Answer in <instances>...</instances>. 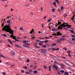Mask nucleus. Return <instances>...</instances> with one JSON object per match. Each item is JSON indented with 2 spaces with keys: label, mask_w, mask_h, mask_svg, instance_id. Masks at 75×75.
I'll use <instances>...</instances> for the list:
<instances>
[{
  "label": "nucleus",
  "mask_w": 75,
  "mask_h": 75,
  "mask_svg": "<svg viewBox=\"0 0 75 75\" xmlns=\"http://www.w3.org/2000/svg\"><path fill=\"white\" fill-rule=\"evenodd\" d=\"M61 33L60 32H57V35H60L61 34H60Z\"/></svg>",
  "instance_id": "obj_19"
},
{
  "label": "nucleus",
  "mask_w": 75,
  "mask_h": 75,
  "mask_svg": "<svg viewBox=\"0 0 75 75\" xmlns=\"http://www.w3.org/2000/svg\"><path fill=\"white\" fill-rule=\"evenodd\" d=\"M15 46H16V47H18V48H21L22 47L20 45H19L18 44H15Z\"/></svg>",
  "instance_id": "obj_8"
},
{
  "label": "nucleus",
  "mask_w": 75,
  "mask_h": 75,
  "mask_svg": "<svg viewBox=\"0 0 75 75\" xmlns=\"http://www.w3.org/2000/svg\"><path fill=\"white\" fill-rule=\"evenodd\" d=\"M65 74L66 75H68L69 74V73L68 72H64Z\"/></svg>",
  "instance_id": "obj_22"
},
{
  "label": "nucleus",
  "mask_w": 75,
  "mask_h": 75,
  "mask_svg": "<svg viewBox=\"0 0 75 75\" xmlns=\"http://www.w3.org/2000/svg\"><path fill=\"white\" fill-rule=\"evenodd\" d=\"M40 54H42V55H45L46 54L44 52H40Z\"/></svg>",
  "instance_id": "obj_15"
},
{
  "label": "nucleus",
  "mask_w": 75,
  "mask_h": 75,
  "mask_svg": "<svg viewBox=\"0 0 75 75\" xmlns=\"http://www.w3.org/2000/svg\"><path fill=\"white\" fill-rule=\"evenodd\" d=\"M52 50H56L57 49L56 48H53L52 49Z\"/></svg>",
  "instance_id": "obj_57"
},
{
  "label": "nucleus",
  "mask_w": 75,
  "mask_h": 75,
  "mask_svg": "<svg viewBox=\"0 0 75 75\" xmlns=\"http://www.w3.org/2000/svg\"><path fill=\"white\" fill-rule=\"evenodd\" d=\"M34 29H33L31 30V32H30V34H34Z\"/></svg>",
  "instance_id": "obj_14"
},
{
  "label": "nucleus",
  "mask_w": 75,
  "mask_h": 75,
  "mask_svg": "<svg viewBox=\"0 0 75 75\" xmlns=\"http://www.w3.org/2000/svg\"><path fill=\"white\" fill-rule=\"evenodd\" d=\"M23 47H26L28 48H30V47L25 44H23Z\"/></svg>",
  "instance_id": "obj_4"
},
{
  "label": "nucleus",
  "mask_w": 75,
  "mask_h": 75,
  "mask_svg": "<svg viewBox=\"0 0 75 75\" xmlns=\"http://www.w3.org/2000/svg\"><path fill=\"white\" fill-rule=\"evenodd\" d=\"M52 10L53 12H55V9L54 8H52Z\"/></svg>",
  "instance_id": "obj_32"
},
{
  "label": "nucleus",
  "mask_w": 75,
  "mask_h": 75,
  "mask_svg": "<svg viewBox=\"0 0 75 75\" xmlns=\"http://www.w3.org/2000/svg\"><path fill=\"white\" fill-rule=\"evenodd\" d=\"M51 21V18H50L47 21V22H50Z\"/></svg>",
  "instance_id": "obj_31"
},
{
  "label": "nucleus",
  "mask_w": 75,
  "mask_h": 75,
  "mask_svg": "<svg viewBox=\"0 0 75 75\" xmlns=\"http://www.w3.org/2000/svg\"><path fill=\"white\" fill-rule=\"evenodd\" d=\"M58 24H57V25H60V24H61V22L59 21H58Z\"/></svg>",
  "instance_id": "obj_26"
},
{
  "label": "nucleus",
  "mask_w": 75,
  "mask_h": 75,
  "mask_svg": "<svg viewBox=\"0 0 75 75\" xmlns=\"http://www.w3.org/2000/svg\"><path fill=\"white\" fill-rule=\"evenodd\" d=\"M0 57L1 58H6V57H4V55H3L1 54H0Z\"/></svg>",
  "instance_id": "obj_17"
},
{
  "label": "nucleus",
  "mask_w": 75,
  "mask_h": 75,
  "mask_svg": "<svg viewBox=\"0 0 75 75\" xmlns=\"http://www.w3.org/2000/svg\"><path fill=\"white\" fill-rule=\"evenodd\" d=\"M63 49L64 50H67V48L66 47H64Z\"/></svg>",
  "instance_id": "obj_39"
},
{
  "label": "nucleus",
  "mask_w": 75,
  "mask_h": 75,
  "mask_svg": "<svg viewBox=\"0 0 75 75\" xmlns=\"http://www.w3.org/2000/svg\"><path fill=\"white\" fill-rule=\"evenodd\" d=\"M59 50V48H57V49H56V50L57 51H58V50Z\"/></svg>",
  "instance_id": "obj_64"
},
{
  "label": "nucleus",
  "mask_w": 75,
  "mask_h": 75,
  "mask_svg": "<svg viewBox=\"0 0 75 75\" xmlns=\"http://www.w3.org/2000/svg\"><path fill=\"white\" fill-rule=\"evenodd\" d=\"M41 10H42V11L43 10V8H42V7H41Z\"/></svg>",
  "instance_id": "obj_58"
},
{
  "label": "nucleus",
  "mask_w": 75,
  "mask_h": 75,
  "mask_svg": "<svg viewBox=\"0 0 75 75\" xmlns=\"http://www.w3.org/2000/svg\"><path fill=\"white\" fill-rule=\"evenodd\" d=\"M15 40H16V41H18V42L20 41L19 40H18L17 39H15Z\"/></svg>",
  "instance_id": "obj_51"
},
{
  "label": "nucleus",
  "mask_w": 75,
  "mask_h": 75,
  "mask_svg": "<svg viewBox=\"0 0 75 75\" xmlns=\"http://www.w3.org/2000/svg\"><path fill=\"white\" fill-rule=\"evenodd\" d=\"M61 66H62V67H64V64H61Z\"/></svg>",
  "instance_id": "obj_53"
},
{
  "label": "nucleus",
  "mask_w": 75,
  "mask_h": 75,
  "mask_svg": "<svg viewBox=\"0 0 75 75\" xmlns=\"http://www.w3.org/2000/svg\"><path fill=\"white\" fill-rule=\"evenodd\" d=\"M57 42H58L59 43H61V40H57Z\"/></svg>",
  "instance_id": "obj_29"
},
{
  "label": "nucleus",
  "mask_w": 75,
  "mask_h": 75,
  "mask_svg": "<svg viewBox=\"0 0 75 75\" xmlns=\"http://www.w3.org/2000/svg\"><path fill=\"white\" fill-rule=\"evenodd\" d=\"M58 11L59 13H60L61 12V10L59 9L58 10Z\"/></svg>",
  "instance_id": "obj_55"
},
{
  "label": "nucleus",
  "mask_w": 75,
  "mask_h": 75,
  "mask_svg": "<svg viewBox=\"0 0 75 75\" xmlns=\"http://www.w3.org/2000/svg\"><path fill=\"white\" fill-rule=\"evenodd\" d=\"M69 61L67 60H65L64 61V62L66 64H67V65H68V64H69Z\"/></svg>",
  "instance_id": "obj_12"
},
{
  "label": "nucleus",
  "mask_w": 75,
  "mask_h": 75,
  "mask_svg": "<svg viewBox=\"0 0 75 75\" xmlns=\"http://www.w3.org/2000/svg\"><path fill=\"white\" fill-rule=\"evenodd\" d=\"M34 69H35V68H37V66H34Z\"/></svg>",
  "instance_id": "obj_54"
},
{
  "label": "nucleus",
  "mask_w": 75,
  "mask_h": 75,
  "mask_svg": "<svg viewBox=\"0 0 75 75\" xmlns=\"http://www.w3.org/2000/svg\"><path fill=\"white\" fill-rule=\"evenodd\" d=\"M30 67H33V65L32 64V63H30Z\"/></svg>",
  "instance_id": "obj_34"
},
{
  "label": "nucleus",
  "mask_w": 75,
  "mask_h": 75,
  "mask_svg": "<svg viewBox=\"0 0 75 75\" xmlns=\"http://www.w3.org/2000/svg\"><path fill=\"white\" fill-rule=\"evenodd\" d=\"M1 1H3L4 2H5L6 1V0H1Z\"/></svg>",
  "instance_id": "obj_63"
},
{
  "label": "nucleus",
  "mask_w": 75,
  "mask_h": 75,
  "mask_svg": "<svg viewBox=\"0 0 75 75\" xmlns=\"http://www.w3.org/2000/svg\"><path fill=\"white\" fill-rule=\"evenodd\" d=\"M1 74H3V75H6L7 74H6V72H4L3 73H1Z\"/></svg>",
  "instance_id": "obj_23"
},
{
  "label": "nucleus",
  "mask_w": 75,
  "mask_h": 75,
  "mask_svg": "<svg viewBox=\"0 0 75 75\" xmlns=\"http://www.w3.org/2000/svg\"><path fill=\"white\" fill-rule=\"evenodd\" d=\"M58 30V29H56L55 28H54L52 29V31H57Z\"/></svg>",
  "instance_id": "obj_16"
},
{
  "label": "nucleus",
  "mask_w": 75,
  "mask_h": 75,
  "mask_svg": "<svg viewBox=\"0 0 75 75\" xmlns=\"http://www.w3.org/2000/svg\"><path fill=\"white\" fill-rule=\"evenodd\" d=\"M7 18V19H8L9 20H11V16H8Z\"/></svg>",
  "instance_id": "obj_20"
},
{
  "label": "nucleus",
  "mask_w": 75,
  "mask_h": 75,
  "mask_svg": "<svg viewBox=\"0 0 75 75\" xmlns=\"http://www.w3.org/2000/svg\"><path fill=\"white\" fill-rule=\"evenodd\" d=\"M62 73H64V71L63 70H62L61 71Z\"/></svg>",
  "instance_id": "obj_56"
},
{
  "label": "nucleus",
  "mask_w": 75,
  "mask_h": 75,
  "mask_svg": "<svg viewBox=\"0 0 75 75\" xmlns=\"http://www.w3.org/2000/svg\"><path fill=\"white\" fill-rule=\"evenodd\" d=\"M42 28H44V24L43 23L42 24Z\"/></svg>",
  "instance_id": "obj_62"
},
{
  "label": "nucleus",
  "mask_w": 75,
  "mask_h": 75,
  "mask_svg": "<svg viewBox=\"0 0 75 75\" xmlns=\"http://www.w3.org/2000/svg\"><path fill=\"white\" fill-rule=\"evenodd\" d=\"M33 72H34V73H35V74H37V73L38 72V71L37 70L34 71Z\"/></svg>",
  "instance_id": "obj_27"
},
{
  "label": "nucleus",
  "mask_w": 75,
  "mask_h": 75,
  "mask_svg": "<svg viewBox=\"0 0 75 75\" xmlns=\"http://www.w3.org/2000/svg\"><path fill=\"white\" fill-rule=\"evenodd\" d=\"M20 30H22V31H24V29L22 27H21L20 28Z\"/></svg>",
  "instance_id": "obj_33"
},
{
  "label": "nucleus",
  "mask_w": 75,
  "mask_h": 75,
  "mask_svg": "<svg viewBox=\"0 0 75 75\" xmlns=\"http://www.w3.org/2000/svg\"><path fill=\"white\" fill-rule=\"evenodd\" d=\"M72 25L68 24L67 23H64L60 26H59L58 28H59V30H60V29H61V30H62V29L64 28V27H67V28H69ZM62 27H64L61 28Z\"/></svg>",
  "instance_id": "obj_2"
},
{
  "label": "nucleus",
  "mask_w": 75,
  "mask_h": 75,
  "mask_svg": "<svg viewBox=\"0 0 75 75\" xmlns=\"http://www.w3.org/2000/svg\"><path fill=\"white\" fill-rule=\"evenodd\" d=\"M34 45H38V43L35 42V44H34Z\"/></svg>",
  "instance_id": "obj_40"
},
{
  "label": "nucleus",
  "mask_w": 75,
  "mask_h": 75,
  "mask_svg": "<svg viewBox=\"0 0 75 75\" xmlns=\"http://www.w3.org/2000/svg\"><path fill=\"white\" fill-rule=\"evenodd\" d=\"M60 41H64L65 40V39L64 38H61L60 39Z\"/></svg>",
  "instance_id": "obj_21"
},
{
  "label": "nucleus",
  "mask_w": 75,
  "mask_h": 75,
  "mask_svg": "<svg viewBox=\"0 0 75 75\" xmlns=\"http://www.w3.org/2000/svg\"><path fill=\"white\" fill-rule=\"evenodd\" d=\"M63 8H64V7H63V6H61V10H63Z\"/></svg>",
  "instance_id": "obj_37"
},
{
  "label": "nucleus",
  "mask_w": 75,
  "mask_h": 75,
  "mask_svg": "<svg viewBox=\"0 0 75 75\" xmlns=\"http://www.w3.org/2000/svg\"><path fill=\"white\" fill-rule=\"evenodd\" d=\"M4 23H3L2 24V26H1V27H3V26H4Z\"/></svg>",
  "instance_id": "obj_52"
},
{
  "label": "nucleus",
  "mask_w": 75,
  "mask_h": 75,
  "mask_svg": "<svg viewBox=\"0 0 75 75\" xmlns=\"http://www.w3.org/2000/svg\"><path fill=\"white\" fill-rule=\"evenodd\" d=\"M52 58L53 59H54V60H56L57 61L59 59L58 58V57L55 56H53V57H52Z\"/></svg>",
  "instance_id": "obj_5"
},
{
  "label": "nucleus",
  "mask_w": 75,
  "mask_h": 75,
  "mask_svg": "<svg viewBox=\"0 0 75 75\" xmlns=\"http://www.w3.org/2000/svg\"><path fill=\"white\" fill-rule=\"evenodd\" d=\"M69 52V54H71V51L70 50H69L68 52Z\"/></svg>",
  "instance_id": "obj_45"
},
{
  "label": "nucleus",
  "mask_w": 75,
  "mask_h": 75,
  "mask_svg": "<svg viewBox=\"0 0 75 75\" xmlns=\"http://www.w3.org/2000/svg\"><path fill=\"white\" fill-rule=\"evenodd\" d=\"M55 1H56V2H57V4H59V3H60V2H59V0H55Z\"/></svg>",
  "instance_id": "obj_18"
},
{
  "label": "nucleus",
  "mask_w": 75,
  "mask_h": 75,
  "mask_svg": "<svg viewBox=\"0 0 75 75\" xmlns=\"http://www.w3.org/2000/svg\"><path fill=\"white\" fill-rule=\"evenodd\" d=\"M8 42L10 43V44H13V42H12V41H11L10 40L8 39Z\"/></svg>",
  "instance_id": "obj_13"
},
{
  "label": "nucleus",
  "mask_w": 75,
  "mask_h": 75,
  "mask_svg": "<svg viewBox=\"0 0 75 75\" xmlns=\"http://www.w3.org/2000/svg\"><path fill=\"white\" fill-rule=\"evenodd\" d=\"M53 35H57V34L54 33L53 34Z\"/></svg>",
  "instance_id": "obj_48"
},
{
  "label": "nucleus",
  "mask_w": 75,
  "mask_h": 75,
  "mask_svg": "<svg viewBox=\"0 0 75 75\" xmlns=\"http://www.w3.org/2000/svg\"><path fill=\"white\" fill-rule=\"evenodd\" d=\"M73 14H74V17H75V12H73Z\"/></svg>",
  "instance_id": "obj_49"
},
{
  "label": "nucleus",
  "mask_w": 75,
  "mask_h": 75,
  "mask_svg": "<svg viewBox=\"0 0 75 75\" xmlns=\"http://www.w3.org/2000/svg\"><path fill=\"white\" fill-rule=\"evenodd\" d=\"M23 68H24V69H27V66L23 67Z\"/></svg>",
  "instance_id": "obj_25"
},
{
  "label": "nucleus",
  "mask_w": 75,
  "mask_h": 75,
  "mask_svg": "<svg viewBox=\"0 0 75 75\" xmlns=\"http://www.w3.org/2000/svg\"><path fill=\"white\" fill-rule=\"evenodd\" d=\"M25 73L26 74H30V73L27 71Z\"/></svg>",
  "instance_id": "obj_47"
},
{
  "label": "nucleus",
  "mask_w": 75,
  "mask_h": 75,
  "mask_svg": "<svg viewBox=\"0 0 75 75\" xmlns=\"http://www.w3.org/2000/svg\"><path fill=\"white\" fill-rule=\"evenodd\" d=\"M3 36L4 37H6V36H7V35H6V34H4L3 35Z\"/></svg>",
  "instance_id": "obj_61"
},
{
  "label": "nucleus",
  "mask_w": 75,
  "mask_h": 75,
  "mask_svg": "<svg viewBox=\"0 0 75 75\" xmlns=\"http://www.w3.org/2000/svg\"><path fill=\"white\" fill-rule=\"evenodd\" d=\"M67 15L66 14L64 15V17L65 18V17H67Z\"/></svg>",
  "instance_id": "obj_60"
},
{
  "label": "nucleus",
  "mask_w": 75,
  "mask_h": 75,
  "mask_svg": "<svg viewBox=\"0 0 75 75\" xmlns=\"http://www.w3.org/2000/svg\"><path fill=\"white\" fill-rule=\"evenodd\" d=\"M23 42H24V44H26L27 45H30L28 42H31V41L30 40H27V41H23Z\"/></svg>",
  "instance_id": "obj_3"
},
{
  "label": "nucleus",
  "mask_w": 75,
  "mask_h": 75,
  "mask_svg": "<svg viewBox=\"0 0 75 75\" xmlns=\"http://www.w3.org/2000/svg\"><path fill=\"white\" fill-rule=\"evenodd\" d=\"M42 47H43V48H46L47 47V46L46 45H44L42 46Z\"/></svg>",
  "instance_id": "obj_44"
},
{
  "label": "nucleus",
  "mask_w": 75,
  "mask_h": 75,
  "mask_svg": "<svg viewBox=\"0 0 75 75\" xmlns=\"http://www.w3.org/2000/svg\"><path fill=\"white\" fill-rule=\"evenodd\" d=\"M11 68H12V67H14V65L13 64H12L11 65Z\"/></svg>",
  "instance_id": "obj_41"
},
{
  "label": "nucleus",
  "mask_w": 75,
  "mask_h": 75,
  "mask_svg": "<svg viewBox=\"0 0 75 75\" xmlns=\"http://www.w3.org/2000/svg\"><path fill=\"white\" fill-rule=\"evenodd\" d=\"M45 39H48V38H50L49 37H45Z\"/></svg>",
  "instance_id": "obj_59"
},
{
  "label": "nucleus",
  "mask_w": 75,
  "mask_h": 75,
  "mask_svg": "<svg viewBox=\"0 0 75 75\" xmlns=\"http://www.w3.org/2000/svg\"><path fill=\"white\" fill-rule=\"evenodd\" d=\"M56 43H54L53 44H52V46H55V45H56Z\"/></svg>",
  "instance_id": "obj_36"
},
{
  "label": "nucleus",
  "mask_w": 75,
  "mask_h": 75,
  "mask_svg": "<svg viewBox=\"0 0 75 75\" xmlns=\"http://www.w3.org/2000/svg\"><path fill=\"white\" fill-rule=\"evenodd\" d=\"M68 65H69V66H70V67H73V66L74 65V64H73V63H71L70 62H69L68 64Z\"/></svg>",
  "instance_id": "obj_6"
},
{
  "label": "nucleus",
  "mask_w": 75,
  "mask_h": 75,
  "mask_svg": "<svg viewBox=\"0 0 75 75\" xmlns=\"http://www.w3.org/2000/svg\"><path fill=\"white\" fill-rule=\"evenodd\" d=\"M44 42H45L46 43H47V42H48V40H46L44 41Z\"/></svg>",
  "instance_id": "obj_43"
},
{
  "label": "nucleus",
  "mask_w": 75,
  "mask_h": 75,
  "mask_svg": "<svg viewBox=\"0 0 75 75\" xmlns=\"http://www.w3.org/2000/svg\"><path fill=\"white\" fill-rule=\"evenodd\" d=\"M29 72H33V70H32V69L30 70H29Z\"/></svg>",
  "instance_id": "obj_38"
},
{
  "label": "nucleus",
  "mask_w": 75,
  "mask_h": 75,
  "mask_svg": "<svg viewBox=\"0 0 75 75\" xmlns=\"http://www.w3.org/2000/svg\"><path fill=\"white\" fill-rule=\"evenodd\" d=\"M74 17L75 16H73L72 18H71V19L72 20H75V18Z\"/></svg>",
  "instance_id": "obj_30"
},
{
  "label": "nucleus",
  "mask_w": 75,
  "mask_h": 75,
  "mask_svg": "<svg viewBox=\"0 0 75 75\" xmlns=\"http://www.w3.org/2000/svg\"><path fill=\"white\" fill-rule=\"evenodd\" d=\"M21 72H22V73H24V71L23 70H21Z\"/></svg>",
  "instance_id": "obj_50"
},
{
  "label": "nucleus",
  "mask_w": 75,
  "mask_h": 75,
  "mask_svg": "<svg viewBox=\"0 0 75 75\" xmlns=\"http://www.w3.org/2000/svg\"><path fill=\"white\" fill-rule=\"evenodd\" d=\"M71 32L72 33H74V31L72 30H70Z\"/></svg>",
  "instance_id": "obj_35"
},
{
  "label": "nucleus",
  "mask_w": 75,
  "mask_h": 75,
  "mask_svg": "<svg viewBox=\"0 0 75 75\" xmlns=\"http://www.w3.org/2000/svg\"><path fill=\"white\" fill-rule=\"evenodd\" d=\"M53 67L54 68H55L57 71H58V67L56 65H54L53 66Z\"/></svg>",
  "instance_id": "obj_7"
},
{
  "label": "nucleus",
  "mask_w": 75,
  "mask_h": 75,
  "mask_svg": "<svg viewBox=\"0 0 75 75\" xmlns=\"http://www.w3.org/2000/svg\"><path fill=\"white\" fill-rule=\"evenodd\" d=\"M39 45H41V46H42V45H43V44L41 43H39Z\"/></svg>",
  "instance_id": "obj_42"
},
{
  "label": "nucleus",
  "mask_w": 75,
  "mask_h": 75,
  "mask_svg": "<svg viewBox=\"0 0 75 75\" xmlns=\"http://www.w3.org/2000/svg\"><path fill=\"white\" fill-rule=\"evenodd\" d=\"M36 48H40V47L37 46V45H35L34 46Z\"/></svg>",
  "instance_id": "obj_24"
},
{
  "label": "nucleus",
  "mask_w": 75,
  "mask_h": 75,
  "mask_svg": "<svg viewBox=\"0 0 75 75\" xmlns=\"http://www.w3.org/2000/svg\"><path fill=\"white\" fill-rule=\"evenodd\" d=\"M41 51H42V52H43L45 53L46 52H47V50L45 49H41Z\"/></svg>",
  "instance_id": "obj_11"
},
{
  "label": "nucleus",
  "mask_w": 75,
  "mask_h": 75,
  "mask_svg": "<svg viewBox=\"0 0 75 75\" xmlns=\"http://www.w3.org/2000/svg\"><path fill=\"white\" fill-rule=\"evenodd\" d=\"M11 24L10 20L7 21L6 22V25L4 26L2 29V31L9 33L11 34H13L14 31L11 30V28H10L11 27Z\"/></svg>",
  "instance_id": "obj_1"
},
{
  "label": "nucleus",
  "mask_w": 75,
  "mask_h": 75,
  "mask_svg": "<svg viewBox=\"0 0 75 75\" xmlns=\"http://www.w3.org/2000/svg\"><path fill=\"white\" fill-rule=\"evenodd\" d=\"M13 35V34H12V35H11V37L13 38V39H16V37L14 36V35Z\"/></svg>",
  "instance_id": "obj_10"
},
{
  "label": "nucleus",
  "mask_w": 75,
  "mask_h": 75,
  "mask_svg": "<svg viewBox=\"0 0 75 75\" xmlns=\"http://www.w3.org/2000/svg\"><path fill=\"white\" fill-rule=\"evenodd\" d=\"M53 4L54 6H56V2L54 1V2Z\"/></svg>",
  "instance_id": "obj_28"
},
{
  "label": "nucleus",
  "mask_w": 75,
  "mask_h": 75,
  "mask_svg": "<svg viewBox=\"0 0 75 75\" xmlns=\"http://www.w3.org/2000/svg\"><path fill=\"white\" fill-rule=\"evenodd\" d=\"M11 53L12 55H14L15 54V52L14 51H12L11 52Z\"/></svg>",
  "instance_id": "obj_9"
},
{
  "label": "nucleus",
  "mask_w": 75,
  "mask_h": 75,
  "mask_svg": "<svg viewBox=\"0 0 75 75\" xmlns=\"http://www.w3.org/2000/svg\"><path fill=\"white\" fill-rule=\"evenodd\" d=\"M30 62V59H27V62Z\"/></svg>",
  "instance_id": "obj_46"
}]
</instances>
